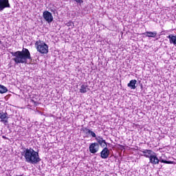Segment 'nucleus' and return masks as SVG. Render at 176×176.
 <instances>
[{
	"instance_id": "nucleus-4",
	"label": "nucleus",
	"mask_w": 176,
	"mask_h": 176,
	"mask_svg": "<svg viewBox=\"0 0 176 176\" xmlns=\"http://www.w3.org/2000/svg\"><path fill=\"white\" fill-rule=\"evenodd\" d=\"M159 162L162 163H165L166 164H174V161H166L164 160L161 159L160 161L159 158H157V155H156V153L149 158V163L155 166L156 164H159Z\"/></svg>"
},
{
	"instance_id": "nucleus-7",
	"label": "nucleus",
	"mask_w": 176,
	"mask_h": 176,
	"mask_svg": "<svg viewBox=\"0 0 176 176\" xmlns=\"http://www.w3.org/2000/svg\"><path fill=\"white\" fill-rule=\"evenodd\" d=\"M6 8H10L9 0H0V12H3Z\"/></svg>"
},
{
	"instance_id": "nucleus-5",
	"label": "nucleus",
	"mask_w": 176,
	"mask_h": 176,
	"mask_svg": "<svg viewBox=\"0 0 176 176\" xmlns=\"http://www.w3.org/2000/svg\"><path fill=\"white\" fill-rule=\"evenodd\" d=\"M43 17L48 23H50L52 21H53V14H52L51 12L47 10L43 12Z\"/></svg>"
},
{
	"instance_id": "nucleus-8",
	"label": "nucleus",
	"mask_w": 176,
	"mask_h": 176,
	"mask_svg": "<svg viewBox=\"0 0 176 176\" xmlns=\"http://www.w3.org/2000/svg\"><path fill=\"white\" fill-rule=\"evenodd\" d=\"M8 120H9V116L8 115V113H0V122H1V123H3V124H6L9 122Z\"/></svg>"
},
{
	"instance_id": "nucleus-13",
	"label": "nucleus",
	"mask_w": 176,
	"mask_h": 176,
	"mask_svg": "<svg viewBox=\"0 0 176 176\" xmlns=\"http://www.w3.org/2000/svg\"><path fill=\"white\" fill-rule=\"evenodd\" d=\"M143 35H145V36H147L148 38H155L156 35H157V32H146L143 33Z\"/></svg>"
},
{
	"instance_id": "nucleus-14",
	"label": "nucleus",
	"mask_w": 176,
	"mask_h": 176,
	"mask_svg": "<svg viewBox=\"0 0 176 176\" xmlns=\"http://www.w3.org/2000/svg\"><path fill=\"white\" fill-rule=\"evenodd\" d=\"M168 39H169L170 43H173V45H176V36L170 34L167 36Z\"/></svg>"
},
{
	"instance_id": "nucleus-19",
	"label": "nucleus",
	"mask_w": 176,
	"mask_h": 176,
	"mask_svg": "<svg viewBox=\"0 0 176 176\" xmlns=\"http://www.w3.org/2000/svg\"><path fill=\"white\" fill-rule=\"evenodd\" d=\"M76 3H79V5H82L83 3V0H74Z\"/></svg>"
},
{
	"instance_id": "nucleus-1",
	"label": "nucleus",
	"mask_w": 176,
	"mask_h": 176,
	"mask_svg": "<svg viewBox=\"0 0 176 176\" xmlns=\"http://www.w3.org/2000/svg\"><path fill=\"white\" fill-rule=\"evenodd\" d=\"M12 58L15 64H27L28 60H32L31 53L27 48H23L22 51H16L15 52H11Z\"/></svg>"
},
{
	"instance_id": "nucleus-2",
	"label": "nucleus",
	"mask_w": 176,
	"mask_h": 176,
	"mask_svg": "<svg viewBox=\"0 0 176 176\" xmlns=\"http://www.w3.org/2000/svg\"><path fill=\"white\" fill-rule=\"evenodd\" d=\"M22 156L25 157L26 163L30 164H38L41 162V157H39V153L35 151L32 148H24L21 152Z\"/></svg>"
},
{
	"instance_id": "nucleus-15",
	"label": "nucleus",
	"mask_w": 176,
	"mask_h": 176,
	"mask_svg": "<svg viewBox=\"0 0 176 176\" xmlns=\"http://www.w3.org/2000/svg\"><path fill=\"white\" fill-rule=\"evenodd\" d=\"M87 91H89L87 85H82L80 86V93H87Z\"/></svg>"
},
{
	"instance_id": "nucleus-16",
	"label": "nucleus",
	"mask_w": 176,
	"mask_h": 176,
	"mask_svg": "<svg viewBox=\"0 0 176 176\" xmlns=\"http://www.w3.org/2000/svg\"><path fill=\"white\" fill-rule=\"evenodd\" d=\"M8 88L2 85H0V94H4V93H7Z\"/></svg>"
},
{
	"instance_id": "nucleus-20",
	"label": "nucleus",
	"mask_w": 176,
	"mask_h": 176,
	"mask_svg": "<svg viewBox=\"0 0 176 176\" xmlns=\"http://www.w3.org/2000/svg\"><path fill=\"white\" fill-rule=\"evenodd\" d=\"M2 138H3L4 140H8V138H6V136H2Z\"/></svg>"
},
{
	"instance_id": "nucleus-9",
	"label": "nucleus",
	"mask_w": 176,
	"mask_h": 176,
	"mask_svg": "<svg viewBox=\"0 0 176 176\" xmlns=\"http://www.w3.org/2000/svg\"><path fill=\"white\" fill-rule=\"evenodd\" d=\"M95 140L97 142L96 143L98 144V145H100L102 148L107 146V142L105 140H104V138H102V137L97 136Z\"/></svg>"
},
{
	"instance_id": "nucleus-17",
	"label": "nucleus",
	"mask_w": 176,
	"mask_h": 176,
	"mask_svg": "<svg viewBox=\"0 0 176 176\" xmlns=\"http://www.w3.org/2000/svg\"><path fill=\"white\" fill-rule=\"evenodd\" d=\"M82 131L86 135V137H89V134H90L91 130H90L87 128H82Z\"/></svg>"
},
{
	"instance_id": "nucleus-3",
	"label": "nucleus",
	"mask_w": 176,
	"mask_h": 176,
	"mask_svg": "<svg viewBox=\"0 0 176 176\" xmlns=\"http://www.w3.org/2000/svg\"><path fill=\"white\" fill-rule=\"evenodd\" d=\"M35 46L36 47L37 52L41 54H47L49 53V46L45 43L43 41H37L35 43Z\"/></svg>"
},
{
	"instance_id": "nucleus-10",
	"label": "nucleus",
	"mask_w": 176,
	"mask_h": 176,
	"mask_svg": "<svg viewBox=\"0 0 176 176\" xmlns=\"http://www.w3.org/2000/svg\"><path fill=\"white\" fill-rule=\"evenodd\" d=\"M141 152L143 153V154H142V156L147 157L148 159H150L155 154V152H153V151L148 149H144L143 151H141Z\"/></svg>"
},
{
	"instance_id": "nucleus-21",
	"label": "nucleus",
	"mask_w": 176,
	"mask_h": 176,
	"mask_svg": "<svg viewBox=\"0 0 176 176\" xmlns=\"http://www.w3.org/2000/svg\"><path fill=\"white\" fill-rule=\"evenodd\" d=\"M0 106H1V103H0Z\"/></svg>"
},
{
	"instance_id": "nucleus-12",
	"label": "nucleus",
	"mask_w": 176,
	"mask_h": 176,
	"mask_svg": "<svg viewBox=\"0 0 176 176\" xmlns=\"http://www.w3.org/2000/svg\"><path fill=\"white\" fill-rule=\"evenodd\" d=\"M135 85H137V80H131L127 84V86H128V87H129L130 89H132V90H135V89L137 88V86H135Z\"/></svg>"
},
{
	"instance_id": "nucleus-11",
	"label": "nucleus",
	"mask_w": 176,
	"mask_h": 176,
	"mask_svg": "<svg viewBox=\"0 0 176 176\" xmlns=\"http://www.w3.org/2000/svg\"><path fill=\"white\" fill-rule=\"evenodd\" d=\"M100 157H102V159H108V157H109V150L108 148L104 147L102 149L100 152Z\"/></svg>"
},
{
	"instance_id": "nucleus-18",
	"label": "nucleus",
	"mask_w": 176,
	"mask_h": 176,
	"mask_svg": "<svg viewBox=\"0 0 176 176\" xmlns=\"http://www.w3.org/2000/svg\"><path fill=\"white\" fill-rule=\"evenodd\" d=\"M89 134L91 135V137H93V138H95V140L97 138V135H96V133L93 132V131H91Z\"/></svg>"
},
{
	"instance_id": "nucleus-6",
	"label": "nucleus",
	"mask_w": 176,
	"mask_h": 176,
	"mask_svg": "<svg viewBox=\"0 0 176 176\" xmlns=\"http://www.w3.org/2000/svg\"><path fill=\"white\" fill-rule=\"evenodd\" d=\"M90 153H97L100 151V145L97 142L91 143L89 147Z\"/></svg>"
}]
</instances>
